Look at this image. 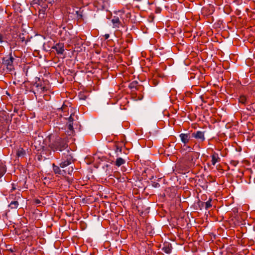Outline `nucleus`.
Wrapping results in <instances>:
<instances>
[{
    "label": "nucleus",
    "mask_w": 255,
    "mask_h": 255,
    "mask_svg": "<svg viewBox=\"0 0 255 255\" xmlns=\"http://www.w3.org/2000/svg\"><path fill=\"white\" fill-rule=\"evenodd\" d=\"M49 147L54 151L62 152L67 149H70L68 145V139L67 137L57 136L55 139L49 144Z\"/></svg>",
    "instance_id": "f257e3e1"
},
{
    "label": "nucleus",
    "mask_w": 255,
    "mask_h": 255,
    "mask_svg": "<svg viewBox=\"0 0 255 255\" xmlns=\"http://www.w3.org/2000/svg\"><path fill=\"white\" fill-rule=\"evenodd\" d=\"M61 162L59 166L64 168L72 164L75 161L72 151L71 149H67L61 154Z\"/></svg>",
    "instance_id": "f03ea898"
},
{
    "label": "nucleus",
    "mask_w": 255,
    "mask_h": 255,
    "mask_svg": "<svg viewBox=\"0 0 255 255\" xmlns=\"http://www.w3.org/2000/svg\"><path fill=\"white\" fill-rule=\"evenodd\" d=\"M33 85L37 88V92H39L40 94H43L46 92L49 89L48 84L45 82L43 83L41 82L40 79L38 77L35 78V82Z\"/></svg>",
    "instance_id": "7ed1b4c3"
},
{
    "label": "nucleus",
    "mask_w": 255,
    "mask_h": 255,
    "mask_svg": "<svg viewBox=\"0 0 255 255\" xmlns=\"http://www.w3.org/2000/svg\"><path fill=\"white\" fill-rule=\"evenodd\" d=\"M13 60L14 58L10 54L9 56L2 58V64L8 71H12L14 70Z\"/></svg>",
    "instance_id": "20e7f679"
},
{
    "label": "nucleus",
    "mask_w": 255,
    "mask_h": 255,
    "mask_svg": "<svg viewBox=\"0 0 255 255\" xmlns=\"http://www.w3.org/2000/svg\"><path fill=\"white\" fill-rule=\"evenodd\" d=\"M52 167L53 171L55 174L61 175L62 176L66 175L67 172L65 170H61L60 168V166H59L56 165L54 163H53L52 164ZM73 168L72 167H69L67 170V173L68 174H71L73 172Z\"/></svg>",
    "instance_id": "39448f33"
},
{
    "label": "nucleus",
    "mask_w": 255,
    "mask_h": 255,
    "mask_svg": "<svg viewBox=\"0 0 255 255\" xmlns=\"http://www.w3.org/2000/svg\"><path fill=\"white\" fill-rule=\"evenodd\" d=\"M192 136L199 141L203 142L205 140L204 131H197L192 134Z\"/></svg>",
    "instance_id": "423d86ee"
},
{
    "label": "nucleus",
    "mask_w": 255,
    "mask_h": 255,
    "mask_svg": "<svg viewBox=\"0 0 255 255\" xmlns=\"http://www.w3.org/2000/svg\"><path fill=\"white\" fill-rule=\"evenodd\" d=\"M200 153L197 152H193L187 154L186 157L187 160L191 163L195 164L196 160L198 159Z\"/></svg>",
    "instance_id": "0eeeda50"
},
{
    "label": "nucleus",
    "mask_w": 255,
    "mask_h": 255,
    "mask_svg": "<svg viewBox=\"0 0 255 255\" xmlns=\"http://www.w3.org/2000/svg\"><path fill=\"white\" fill-rule=\"evenodd\" d=\"M52 48L54 49L57 54H63L65 51L64 49V45L63 43H56L54 46H53Z\"/></svg>",
    "instance_id": "6e6552de"
},
{
    "label": "nucleus",
    "mask_w": 255,
    "mask_h": 255,
    "mask_svg": "<svg viewBox=\"0 0 255 255\" xmlns=\"http://www.w3.org/2000/svg\"><path fill=\"white\" fill-rule=\"evenodd\" d=\"M17 197L15 198L14 200L11 201L8 205V208L11 210L16 209L19 205L18 200L20 199V193H17Z\"/></svg>",
    "instance_id": "1a4fd4ad"
},
{
    "label": "nucleus",
    "mask_w": 255,
    "mask_h": 255,
    "mask_svg": "<svg viewBox=\"0 0 255 255\" xmlns=\"http://www.w3.org/2000/svg\"><path fill=\"white\" fill-rule=\"evenodd\" d=\"M179 137L181 139L182 142L185 145L187 144L190 139L191 136L190 133H181L179 134Z\"/></svg>",
    "instance_id": "9d476101"
},
{
    "label": "nucleus",
    "mask_w": 255,
    "mask_h": 255,
    "mask_svg": "<svg viewBox=\"0 0 255 255\" xmlns=\"http://www.w3.org/2000/svg\"><path fill=\"white\" fill-rule=\"evenodd\" d=\"M67 121L68 122L67 123V125L68 127V128L70 130V133H69V134L70 135L74 132V128L73 127L74 119L72 117V114H71L70 116L67 119Z\"/></svg>",
    "instance_id": "9b49d317"
},
{
    "label": "nucleus",
    "mask_w": 255,
    "mask_h": 255,
    "mask_svg": "<svg viewBox=\"0 0 255 255\" xmlns=\"http://www.w3.org/2000/svg\"><path fill=\"white\" fill-rule=\"evenodd\" d=\"M172 249L171 244L169 242H165L163 243L162 250L165 253L169 254L171 253Z\"/></svg>",
    "instance_id": "f8f14e48"
},
{
    "label": "nucleus",
    "mask_w": 255,
    "mask_h": 255,
    "mask_svg": "<svg viewBox=\"0 0 255 255\" xmlns=\"http://www.w3.org/2000/svg\"><path fill=\"white\" fill-rule=\"evenodd\" d=\"M211 162L213 165H215L217 162L220 161V158L219 157L218 154L215 152H214L211 155Z\"/></svg>",
    "instance_id": "ddd939ff"
},
{
    "label": "nucleus",
    "mask_w": 255,
    "mask_h": 255,
    "mask_svg": "<svg viewBox=\"0 0 255 255\" xmlns=\"http://www.w3.org/2000/svg\"><path fill=\"white\" fill-rule=\"evenodd\" d=\"M6 172V165L2 162L0 161V178L4 175Z\"/></svg>",
    "instance_id": "4468645a"
},
{
    "label": "nucleus",
    "mask_w": 255,
    "mask_h": 255,
    "mask_svg": "<svg viewBox=\"0 0 255 255\" xmlns=\"http://www.w3.org/2000/svg\"><path fill=\"white\" fill-rule=\"evenodd\" d=\"M112 22L114 27L117 28H119V25L121 23L119 17L116 16H114L113 18L112 19Z\"/></svg>",
    "instance_id": "2eb2a0df"
},
{
    "label": "nucleus",
    "mask_w": 255,
    "mask_h": 255,
    "mask_svg": "<svg viewBox=\"0 0 255 255\" xmlns=\"http://www.w3.org/2000/svg\"><path fill=\"white\" fill-rule=\"evenodd\" d=\"M248 98L244 95H241L238 99L239 102L244 105H246L247 103Z\"/></svg>",
    "instance_id": "dca6fc26"
},
{
    "label": "nucleus",
    "mask_w": 255,
    "mask_h": 255,
    "mask_svg": "<svg viewBox=\"0 0 255 255\" xmlns=\"http://www.w3.org/2000/svg\"><path fill=\"white\" fill-rule=\"evenodd\" d=\"M125 162H126L125 160H124V159H123L121 157H119L116 159V161L115 162V165L119 167V166H121L122 165L124 164L125 163Z\"/></svg>",
    "instance_id": "f3484780"
},
{
    "label": "nucleus",
    "mask_w": 255,
    "mask_h": 255,
    "mask_svg": "<svg viewBox=\"0 0 255 255\" xmlns=\"http://www.w3.org/2000/svg\"><path fill=\"white\" fill-rule=\"evenodd\" d=\"M25 153V151L22 148H20L16 152V155L18 157H24Z\"/></svg>",
    "instance_id": "a211bd4d"
},
{
    "label": "nucleus",
    "mask_w": 255,
    "mask_h": 255,
    "mask_svg": "<svg viewBox=\"0 0 255 255\" xmlns=\"http://www.w3.org/2000/svg\"><path fill=\"white\" fill-rule=\"evenodd\" d=\"M78 97L80 100H85L87 98L88 96L86 95L84 92H81L78 95Z\"/></svg>",
    "instance_id": "6ab92c4d"
},
{
    "label": "nucleus",
    "mask_w": 255,
    "mask_h": 255,
    "mask_svg": "<svg viewBox=\"0 0 255 255\" xmlns=\"http://www.w3.org/2000/svg\"><path fill=\"white\" fill-rule=\"evenodd\" d=\"M211 201H212V199H209V200L208 201H207V202H206L205 203V209L206 210L210 209L212 207Z\"/></svg>",
    "instance_id": "aec40b11"
},
{
    "label": "nucleus",
    "mask_w": 255,
    "mask_h": 255,
    "mask_svg": "<svg viewBox=\"0 0 255 255\" xmlns=\"http://www.w3.org/2000/svg\"><path fill=\"white\" fill-rule=\"evenodd\" d=\"M116 148L115 149L116 152H122V147H120L118 145L116 144Z\"/></svg>",
    "instance_id": "412c9836"
},
{
    "label": "nucleus",
    "mask_w": 255,
    "mask_h": 255,
    "mask_svg": "<svg viewBox=\"0 0 255 255\" xmlns=\"http://www.w3.org/2000/svg\"><path fill=\"white\" fill-rule=\"evenodd\" d=\"M238 163L239 161L237 160H232L230 161V164L234 166H236Z\"/></svg>",
    "instance_id": "4be33fe9"
},
{
    "label": "nucleus",
    "mask_w": 255,
    "mask_h": 255,
    "mask_svg": "<svg viewBox=\"0 0 255 255\" xmlns=\"http://www.w3.org/2000/svg\"><path fill=\"white\" fill-rule=\"evenodd\" d=\"M43 8H44L43 11H45L46 8L48 7V5L46 3H44L42 1V2L40 4Z\"/></svg>",
    "instance_id": "5701e85b"
},
{
    "label": "nucleus",
    "mask_w": 255,
    "mask_h": 255,
    "mask_svg": "<svg viewBox=\"0 0 255 255\" xmlns=\"http://www.w3.org/2000/svg\"><path fill=\"white\" fill-rule=\"evenodd\" d=\"M5 37L3 34L1 33H0V42L2 43L4 41Z\"/></svg>",
    "instance_id": "b1692460"
},
{
    "label": "nucleus",
    "mask_w": 255,
    "mask_h": 255,
    "mask_svg": "<svg viewBox=\"0 0 255 255\" xmlns=\"http://www.w3.org/2000/svg\"><path fill=\"white\" fill-rule=\"evenodd\" d=\"M152 185L153 187L154 188H158L160 187V184L157 183V182H153L152 183Z\"/></svg>",
    "instance_id": "393cba45"
},
{
    "label": "nucleus",
    "mask_w": 255,
    "mask_h": 255,
    "mask_svg": "<svg viewBox=\"0 0 255 255\" xmlns=\"http://www.w3.org/2000/svg\"><path fill=\"white\" fill-rule=\"evenodd\" d=\"M136 84V83L133 82L131 83L129 85V88L132 89L135 87V85Z\"/></svg>",
    "instance_id": "a878e982"
},
{
    "label": "nucleus",
    "mask_w": 255,
    "mask_h": 255,
    "mask_svg": "<svg viewBox=\"0 0 255 255\" xmlns=\"http://www.w3.org/2000/svg\"><path fill=\"white\" fill-rule=\"evenodd\" d=\"M252 109H253L254 111H255V110L253 109V107L252 106V105H249L248 106V107L247 108V110H248V111H250L252 112Z\"/></svg>",
    "instance_id": "bb28decb"
},
{
    "label": "nucleus",
    "mask_w": 255,
    "mask_h": 255,
    "mask_svg": "<svg viewBox=\"0 0 255 255\" xmlns=\"http://www.w3.org/2000/svg\"><path fill=\"white\" fill-rule=\"evenodd\" d=\"M11 186H12V187H11V189L10 190V192H12L13 191H14L16 189V187H15V185L14 183H12L11 184Z\"/></svg>",
    "instance_id": "cd10ccee"
},
{
    "label": "nucleus",
    "mask_w": 255,
    "mask_h": 255,
    "mask_svg": "<svg viewBox=\"0 0 255 255\" xmlns=\"http://www.w3.org/2000/svg\"><path fill=\"white\" fill-rule=\"evenodd\" d=\"M34 2L39 5L42 2V0H34Z\"/></svg>",
    "instance_id": "c85d7f7f"
},
{
    "label": "nucleus",
    "mask_w": 255,
    "mask_h": 255,
    "mask_svg": "<svg viewBox=\"0 0 255 255\" xmlns=\"http://www.w3.org/2000/svg\"><path fill=\"white\" fill-rule=\"evenodd\" d=\"M19 39L22 42L25 41V38L24 36L21 37V35H20Z\"/></svg>",
    "instance_id": "c756f323"
},
{
    "label": "nucleus",
    "mask_w": 255,
    "mask_h": 255,
    "mask_svg": "<svg viewBox=\"0 0 255 255\" xmlns=\"http://www.w3.org/2000/svg\"><path fill=\"white\" fill-rule=\"evenodd\" d=\"M104 37H105V38L106 39H107L109 38L110 37V35L109 34H106L105 35H104Z\"/></svg>",
    "instance_id": "7c9ffc66"
},
{
    "label": "nucleus",
    "mask_w": 255,
    "mask_h": 255,
    "mask_svg": "<svg viewBox=\"0 0 255 255\" xmlns=\"http://www.w3.org/2000/svg\"><path fill=\"white\" fill-rule=\"evenodd\" d=\"M34 202H35V203L38 204L40 203V201L39 199H36V200H35Z\"/></svg>",
    "instance_id": "2f4dec72"
},
{
    "label": "nucleus",
    "mask_w": 255,
    "mask_h": 255,
    "mask_svg": "<svg viewBox=\"0 0 255 255\" xmlns=\"http://www.w3.org/2000/svg\"><path fill=\"white\" fill-rule=\"evenodd\" d=\"M13 196L14 195L13 194H10L9 196V199H13Z\"/></svg>",
    "instance_id": "473e14b6"
},
{
    "label": "nucleus",
    "mask_w": 255,
    "mask_h": 255,
    "mask_svg": "<svg viewBox=\"0 0 255 255\" xmlns=\"http://www.w3.org/2000/svg\"><path fill=\"white\" fill-rule=\"evenodd\" d=\"M43 10L44 8H42L40 10V11H41L44 14L45 11H43Z\"/></svg>",
    "instance_id": "72a5a7b5"
},
{
    "label": "nucleus",
    "mask_w": 255,
    "mask_h": 255,
    "mask_svg": "<svg viewBox=\"0 0 255 255\" xmlns=\"http://www.w3.org/2000/svg\"><path fill=\"white\" fill-rule=\"evenodd\" d=\"M154 178V176L153 175H152L150 178H149V179L150 180H152Z\"/></svg>",
    "instance_id": "f704fd0d"
},
{
    "label": "nucleus",
    "mask_w": 255,
    "mask_h": 255,
    "mask_svg": "<svg viewBox=\"0 0 255 255\" xmlns=\"http://www.w3.org/2000/svg\"><path fill=\"white\" fill-rule=\"evenodd\" d=\"M61 109H62V110H64V109H65V108L63 106V107L61 108Z\"/></svg>",
    "instance_id": "c9c22d12"
},
{
    "label": "nucleus",
    "mask_w": 255,
    "mask_h": 255,
    "mask_svg": "<svg viewBox=\"0 0 255 255\" xmlns=\"http://www.w3.org/2000/svg\"><path fill=\"white\" fill-rule=\"evenodd\" d=\"M187 148H191L190 146H187Z\"/></svg>",
    "instance_id": "e433bc0d"
}]
</instances>
